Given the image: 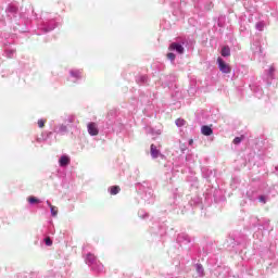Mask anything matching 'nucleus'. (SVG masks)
Segmentation results:
<instances>
[{
	"mask_svg": "<svg viewBox=\"0 0 278 278\" xmlns=\"http://www.w3.org/2000/svg\"><path fill=\"white\" fill-rule=\"evenodd\" d=\"M217 64H218L220 73H225V74L231 73V66H229V64L225 63L222 58L217 59Z\"/></svg>",
	"mask_w": 278,
	"mask_h": 278,
	"instance_id": "obj_1",
	"label": "nucleus"
},
{
	"mask_svg": "<svg viewBox=\"0 0 278 278\" xmlns=\"http://www.w3.org/2000/svg\"><path fill=\"white\" fill-rule=\"evenodd\" d=\"M87 129H88V134H90L91 136H99V127L97 126V123H89L87 125Z\"/></svg>",
	"mask_w": 278,
	"mask_h": 278,
	"instance_id": "obj_2",
	"label": "nucleus"
},
{
	"mask_svg": "<svg viewBox=\"0 0 278 278\" xmlns=\"http://www.w3.org/2000/svg\"><path fill=\"white\" fill-rule=\"evenodd\" d=\"M169 51H177V53L182 54L184 53V46H181L180 43L177 42H173L169 45L168 47Z\"/></svg>",
	"mask_w": 278,
	"mask_h": 278,
	"instance_id": "obj_3",
	"label": "nucleus"
},
{
	"mask_svg": "<svg viewBox=\"0 0 278 278\" xmlns=\"http://www.w3.org/2000/svg\"><path fill=\"white\" fill-rule=\"evenodd\" d=\"M150 153L154 160L160 157V150H157V147H155L153 143L150 147Z\"/></svg>",
	"mask_w": 278,
	"mask_h": 278,
	"instance_id": "obj_4",
	"label": "nucleus"
},
{
	"mask_svg": "<svg viewBox=\"0 0 278 278\" xmlns=\"http://www.w3.org/2000/svg\"><path fill=\"white\" fill-rule=\"evenodd\" d=\"M201 134L203 136H212V134H214V130L210 126H202L201 127Z\"/></svg>",
	"mask_w": 278,
	"mask_h": 278,
	"instance_id": "obj_5",
	"label": "nucleus"
},
{
	"mask_svg": "<svg viewBox=\"0 0 278 278\" xmlns=\"http://www.w3.org/2000/svg\"><path fill=\"white\" fill-rule=\"evenodd\" d=\"M59 164L60 166H68V164H71V157L66 155L61 156L59 160Z\"/></svg>",
	"mask_w": 278,
	"mask_h": 278,
	"instance_id": "obj_6",
	"label": "nucleus"
},
{
	"mask_svg": "<svg viewBox=\"0 0 278 278\" xmlns=\"http://www.w3.org/2000/svg\"><path fill=\"white\" fill-rule=\"evenodd\" d=\"M222 55L223 58H229V55H231V49H229V46H225L222 49Z\"/></svg>",
	"mask_w": 278,
	"mask_h": 278,
	"instance_id": "obj_7",
	"label": "nucleus"
},
{
	"mask_svg": "<svg viewBox=\"0 0 278 278\" xmlns=\"http://www.w3.org/2000/svg\"><path fill=\"white\" fill-rule=\"evenodd\" d=\"M47 205H49L52 216H58V206H53L49 201H47Z\"/></svg>",
	"mask_w": 278,
	"mask_h": 278,
	"instance_id": "obj_8",
	"label": "nucleus"
},
{
	"mask_svg": "<svg viewBox=\"0 0 278 278\" xmlns=\"http://www.w3.org/2000/svg\"><path fill=\"white\" fill-rule=\"evenodd\" d=\"M118 192H121V187L119 186H112L110 188V194L116 195V194H118Z\"/></svg>",
	"mask_w": 278,
	"mask_h": 278,
	"instance_id": "obj_9",
	"label": "nucleus"
},
{
	"mask_svg": "<svg viewBox=\"0 0 278 278\" xmlns=\"http://www.w3.org/2000/svg\"><path fill=\"white\" fill-rule=\"evenodd\" d=\"M27 201L28 203H30V205H37L38 203H40V200L36 197H28Z\"/></svg>",
	"mask_w": 278,
	"mask_h": 278,
	"instance_id": "obj_10",
	"label": "nucleus"
},
{
	"mask_svg": "<svg viewBox=\"0 0 278 278\" xmlns=\"http://www.w3.org/2000/svg\"><path fill=\"white\" fill-rule=\"evenodd\" d=\"M244 140V135H242L241 137H236L233 140H232V143L233 144H240V142H242Z\"/></svg>",
	"mask_w": 278,
	"mask_h": 278,
	"instance_id": "obj_11",
	"label": "nucleus"
},
{
	"mask_svg": "<svg viewBox=\"0 0 278 278\" xmlns=\"http://www.w3.org/2000/svg\"><path fill=\"white\" fill-rule=\"evenodd\" d=\"M197 273L199 274V277H203V265H197Z\"/></svg>",
	"mask_w": 278,
	"mask_h": 278,
	"instance_id": "obj_12",
	"label": "nucleus"
},
{
	"mask_svg": "<svg viewBox=\"0 0 278 278\" xmlns=\"http://www.w3.org/2000/svg\"><path fill=\"white\" fill-rule=\"evenodd\" d=\"M46 124H47V119H39V121H38V127H39L40 129H42V127H45Z\"/></svg>",
	"mask_w": 278,
	"mask_h": 278,
	"instance_id": "obj_13",
	"label": "nucleus"
},
{
	"mask_svg": "<svg viewBox=\"0 0 278 278\" xmlns=\"http://www.w3.org/2000/svg\"><path fill=\"white\" fill-rule=\"evenodd\" d=\"M175 58H176L175 53H173V52L167 53V60L175 62Z\"/></svg>",
	"mask_w": 278,
	"mask_h": 278,
	"instance_id": "obj_14",
	"label": "nucleus"
},
{
	"mask_svg": "<svg viewBox=\"0 0 278 278\" xmlns=\"http://www.w3.org/2000/svg\"><path fill=\"white\" fill-rule=\"evenodd\" d=\"M176 125L178 127H182V125H186V121L178 118V119H176Z\"/></svg>",
	"mask_w": 278,
	"mask_h": 278,
	"instance_id": "obj_15",
	"label": "nucleus"
},
{
	"mask_svg": "<svg viewBox=\"0 0 278 278\" xmlns=\"http://www.w3.org/2000/svg\"><path fill=\"white\" fill-rule=\"evenodd\" d=\"M45 242H46L47 247H51L53 244V241L51 240L50 237L46 238Z\"/></svg>",
	"mask_w": 278,
	"mask_h": 278,
	"instance_id": "obj_16",
	"label": "nucleus"
},
{
	"mask_svg": "<svg viewBox=\"0 0 278 278\" xmlns=\"http://www.w3.org/2000/svg\"><path fill=\"white\" fill-rule=\"evenodd\" d=\"M258 201H260V203L266 204V197L265 195H260Z\"/></svg>",
	"mask_w": 278,
	"mask_h": 278,
	"instance_id": "obj_17",
	"label": "nucleus"
},
{
	"mask_svg": "<svg viewBox=\"0 0 278 278\" xmlns=\"http://www.w3.org/2000/svg\"><path fill=\"white\" fill-rule=\"evenodd\" d=\"M72 75H73V77H80V73L79 72H72Z\"/></svg>",
	"mask_w": 278,
	"mask_h": 278,
	"instance_id": "obj_18",
	"label": "nucleus"
},
{
	"mask_svg": "<svg viewBox=\"0 0 278 278\" xmlns=\"http://www.w3.org/2000/svg\"><path fill=\"white\" fill-rule=\"evenodd\" d=\"M269 73H270V75H273V73H275V67L274 66L269 67Z\"/></svg>",
	"mask_w": 278,
	"mask_h": 278,
	"instance_id": "obj_19",
	"label": "nucleus"
},
{
	"mask_svg": "<svg viewBox=\"0 0 278 278\" xmlns=\"http://www.w3.org/2000/svg\"><path fill=\"white\" fill-rule=\"evenodd\" d=\"M189 144H190V146L194 144V140L190 139V140H189Z\"/></svg>",
	"mask_w": 278,
	"mask_h": 278,
	"instance_id": "obj_20",
	"label": "nucleus"
},
{
	"mask_svg": "<svg viewBox=\"0 0 278 278\" xmlns=\"http://www.w3.org/2000/svg\"><path fill=\"white\" fill-rule=\"evenodd\" d=\"M89 257H94V256H92V255H89Z\"/></svg>",
	"mask_w": 278,
	"mask_h": 278,
	"instance_id": "obj_21",
	"label": "nucleus"
}]
</instances>
